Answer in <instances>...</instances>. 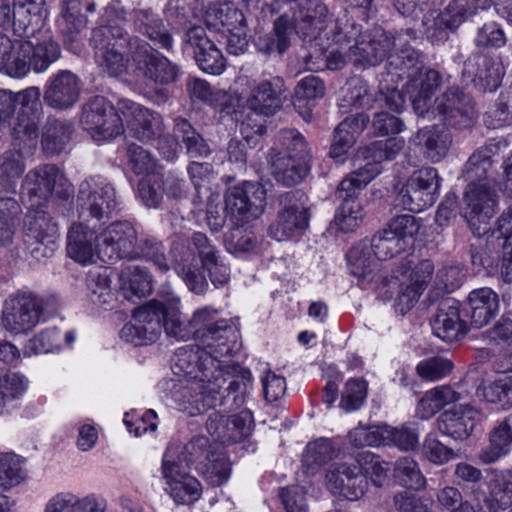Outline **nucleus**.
<instances>
[{
    "label": "nucleus",
    "mask_w": 512,
    "mask_h": 512,
    "mask_svg": "<svg viewBox=\"0 0 512 512\" xmlns=\"http://www.w3.org/2000/svg\"><path fill=\"white\" fill-rule=\"evenodd\" d=\"M232 352V345L226 342L213 348L188 345L177 349L172 363L173 373L194 381L183 394L193 406L190 415L216 408L220 381L225 382L223 369L229 368L226 363Z\"/></svg>",
    "instance_id": "1"
},
{
    "label": "nucleus",
    "mask_w": 512,
    "mask_h": 512,
    "mask_svg": "<svg viewBox=\"0 0 512 512\" xmlns=\"http://www.w3.org/2000/svg\"><path fill=\"white\" fill-rule=\"evenodd\" d=\"M133 51V64L128 73V81L154 103L161 105L169 100L168 87L176 84L182 76L181 67L171 61L147 42L141 39Z\"/></svg>",
    "instance_id": "2"
},
{
    "label": "nucleus",
    "mask_w": 512,
    "mask_h": 512,
    "mask_svg": "<svg viewBox=\"0 0 512 512\" xmlns=\"http://www.w3.org/2000/svg\"><path fill=\"white\" fill-rule=\"evenodd\" d=\"M270 173L278 184L292 187L301 183L310 170L311 154L304 136L296 129L278 132L275 146L269 150Z\"/></svg>",
    "instance_id": "3"
},
{
    "label": "nucleus",
    "mask_w": 512,
    "mask_h": 512,
    "mask_svg": "<svg viewBox=\"0 0 512 512\" xmlns=\"http://www.w3.org/2000/svg\"><path fill=\"white\" fill-rule=\"evenodd\" d=\"M134 39L139 38L129 36L125 29L112 21L93 29L90 44L98 66L110 77L123 75L128 77L130 69L126 50H128L131 64H133V51L136 48V43L132 44Z\"/></svg>",
    "instance_id": "4"
},
{
    "label": "nucleus",
    "mask_w": 512,
    "mask_h": 512,
    "mask_svg": "<svg viewBox=\"0 0 512 512\" xmlns=\"http://www.w3.org/2000/svg\"><path fill=\"white\" fill-rule=\"evenodd\" d=\"M378 174H380L378 164L366 163L339 183L336 195L342 199V204L337 209L335 221L343 232L353 231L362 221L363 209L355 199L356 192L364 188Z\"/></svg>",
    "instance_id": "5"
},
{
    "label": "nucleus",
    "mask_w": 512,
    "mask_h": 512,
    "mask_svg": "<svg viewBox=\"0 0 512 512\" xmlns=\"http://www.w3.org/2000/svg\"><path fill=\"white\" fill-rule=\"evenodd\" d=\"M119 109L129 129L138 140L143 142L158 140V149L164 158L167 160L174 158L176 142L172 138L161 137L164 127L159 113L130 100L121 101Z\"/></svg>",
    "instance_id": "6"
},
{
    "label": "nucleus",
    "mask_w": 512,
    "mask_h": 512,
    "mask_svg": "<svg viewBox=\"0 0 512 512\" xmlns=\"http://www.w3.org/2000/svg\"><path fill=\"white\" fill-rule=\"evenodd\" d=\"M461 214L474 235L481 237L490 230V220L496 213V193L488 182L469 183L464 192Z\"/></svg>",
    "instance_id": "7"
},
{
    "label": "nucleus",
    "mask_w": 512,
    "mask_h": 512,
    "mask_svg": "<svg viewBox=\"0 0 512 512\" xmlns=\"http://www.w3.org/2000/svg\"><path fill=\"white\" fill-rule=\"evenodd\" d=\"M439 186L437 169L423 167L414 171L400 189L396 197L397 205L410 212H421L436 202Z\"/></svg>",
    "instance_id": "8"
},
{
    "label": "nucleus",
    "mask_w": 512,
    "mask_h": 512,
    "mask_svg": "<svg viewBox=\"0 0 512 512\" xmlns=\"http://www.w3.org/2000/svg\"><path fill=\"white\" fill-rule=\"evenodd\" d=\"M266 205V192L258 182L245 181L225 194V211L235 225L258 218Z\"/></svg>",
    "instance_id": "9"
},
{
    "label": "nucleus",
    "mask_w": 512,
    "mask_h": 512,
    "mask_svg": "<svg viewBox=\"0 0 512 512\" xmlns=\"http://www.w3.org/2000/svg\"><path fill=\"white\" fill-rule=\"evenodd\" d=\"M76 202L81 216L109 218L117 206L116 191L106 179L90 177L80 183Z\"/></svg>",
    "instance_id": "10"
},
{
    "label": "nucleus",
    "mask_w": 512,
    "mask_h": 512,
    "mask_svg": "<svg viewBox=\"0 0 512 512\" xmlns=\"http://www.w3.org/2000/svg\"><path fill=\"white\" fill-rule=\"evenodd\" d=\"M42 312L40 298L32 293H17L5 301L1 324L12 334H27L37 326Z\"/></svg>",
    "instance_id": "11"
},
{
    "label": "nucleus",
    "mask_w": 512,
    "mask_h": 512,
    "mask_svg": "<svg viewBox=\"0 0 512 512\" xmlns=\"http://www.w3.org/2000/svg\"><path fill=\"white\" fill-rule=\"evenodd\" d=\"M58 237V225L46 211H28L24 222V241L31 248L33 257H50L55 250Z\"/></svg>",
    "instance_id": "12"
},
{
    "label": "nucleus",
    "mask_w": 512,
    "mask_h": 512,
    "mask_svg": "<svg viewBox=\"0 0 512 512\" xmlns=\"http://www.w3.org/2000/svg\"><path fill=\"white\" fill-rule=\"evenodd\" d=\"M218 311L210 306L196 310L190 320L192 335L202 345L217 347L226 342L234 348L236 331L227 320H217Z\"/></svg>",
    "instance_id": "13"
},
{
    "label": "nucleus",
    "mask_w": 512,
    "mask_h": 512,
    "mask_svg": "<svg viewBox=\"0 0 512 512\" xmlns=\"http://www.w3.org/2000/svg\"><path fill=\"white\" fill-rule=\"evenodd\" d=\"M138 235L128 221L111 223L99 234V253L109 260L135 259Z\"/></svg>",
    "instance_id": "14"
},
{
    "label": "nucleus",
    "mask_w": 512,
    "mask_h": 512,
    "mask_svg": "<svg viewBox=\"0 0 512 512\" xmlns=\"http://www.w3.org/2000/svg\"><path fill=\"white\" fill-rule=\"evenodd\" d=\"M326 486L332 494L355 501L365 494L368 481L362 473V464L340 463L328 470Z\"/></svg>",
    "instance_id": "15"
},
{
    "label": "nucleus",
    "mask_w": 512,
    "mask_h": 512,
    "mask_svg": "<svg viewBox=\"0 0 512 512\" xmlns=\"http://www.w3.org/2000/svg\"><path fill=\"white\" fill-rule=\"evenodd\" d=\"M401 38H394L381 28H375L368 40L357 42L349 48L347 58L355 65L374 66L381 63L387 57H391V51Z\"/></svg>",
    "instance_id": "16"
},
{
    "label": "nucleus",
    "mask_w": 512,
    "mask_h": 512,
    "mask_svg": "<svg viewBox=\"0 0 512 512\" xmlns=\"http://www.w3.org/2000/svg\"><path fill=\"white\" fill-rule=\"evenodd\" d=\"M505 68L498 56L473 54L463 66L462 76L479 85L484 91H495L502 82Z\"/></svg>",
    "instance_id": "17"
},
{
    "label": "nucleus",
    "mask_w": 512,
    "mask_h": 512,
    "mask_svg": "<svg viewBox=\"0 0 512 512\" xmlns=\"http://www.w3.org/2000/svg\"><path fill=\"white\" fill-rule=\"evenodd\" d=\"M285 91V81L280 76L254 81L246 100L247 106L257 114L274 115L282 106Z\"/></svg>",
    "instance_id": "18"
},
{
    "label": "nucleus",
    "mask_w": 512,
    "mask_h": 512,
    "mask_svg": "<svg viewBox=\"0 0 512 512\" xmlns=\"http://www.w3.org/2000/svg\"><path fill=\"white\" fill-rule=\"evenodd\" d=\"M484 419V414L470 405H458L443 412L438 420L441 433L455 439H467L475 426Z\"/></svg>",
    "instance_id": "19"
},
{
    "label": "nucleus",
    "mask_w": 512,
    "mask_h": 512,
    "mask_svg": "<svg viewBox=\"0 0 512 512\" xmlns=\"http://www.w3.org/2000/svg\"><path fill=\"white\" fill-rule=\"evenodd\" d=\"M187 42L194 49V58L205 73L220 75L226 67V61L217 46L206 37L204 28L191 27L186 33Z\"/></svg>",
    "instance_id": "20"
},
{
    "label": "nucleus",
    "mask_w": 512,
    "mask_h": 512,
    "mask_svg": "<svg viewBox=\"0 0 512 512\" xmlns=\"http://www.w3.org/2000/svg\"><path fill=\"white\" fill-rule=\"evenodd\" d=\"M79 96V78L69 70H62L49 80L43 98L48 106L66 110L76 104Z\"/></svg>",
    "instance_id": "21"
},
{
    "label": "nucleus",
    "mask_w": 512,
    "mask_h": 512,
    "mask_svg": "<svg viewBox=\"0 0 512 512\" xmlns=\"http://www.w3.org/2000/svg\"><path fill=\"white\" fill-rule=\"evenodd\" d=\"M67 254L74 261L92 264L99 253V235L83 223H73L67 235Z\"/></svg>",
    "instance_id": "22"
},
{
    "label": "nucleus",
    "mask_w": 512,
    "mask_h": 512,
    "mask_svg": "<svg viewBox=\"0 0 512 512\" xmlns=\"http://www.w3.org/2000/svg\"><path fill=\"white\" fill-rule=\"evenodd\" d=\"M130 20L134 30L149 39L155 46L167 51L172 49V35L158 13L150 8L133 9L130 12Z\"/></svg>",
    "instance_id": "23"
},
{
    "label": "nucleus",
    "mask_w": 512,
    "mask_h": 512,
    "mask_svg": "<svg viewBox=\"0 0 512 512\" xmlns=\"http://www.w3.org/2000/svg\"><path fill=\"white\" fill-rule=\"evenodd\" d=\"M37 0H0V27L12 26L19 36L27 35L33 19H39Z\"/></svg>",
    "instance_id": "24"
},
{
    "label": "nucleus",
    "mask_w": 512,
    "mask_h": 512,
    "mask_svg": "<svg viewBox=\"0 0 512 512\" xmlns=\"http://www.w3.org/2000/svg\"><path fill=\"white\" fill-rule=\"evenodd\" d=\"M327 7L318 0H301L293 11L295 32L303 39L316 38L325 28Z\"/></svg>",
    "instance_id": "25"
},
{
    "label": "nucleus",
    "mask_w": 512,
    "mask_h": 512,
    "mask_svg": "<svg viewBox=\"0 0 512 512\" xmlns=\"http://www.w3.org/2000/svg\"><path fill=\"white\" fill-rule=\"evenodd\" d=\"M431 328L433 334L445 342L458 341L466 335L465 323L460 318L458 303L454 299H444L439 303Z\"/></svg>",
    "instance_id": "26"
},
{
    "label": "nucleus",
    "mask_w": 512,
    "mask_h": 512,
    "mask_svg": "<svg viewBox=\"0 0 512 512\" xmlns=\"http://www.w3.org/2000/svg\"><path fill=\"white\" fill-rule=\"evenodd\" d=\"M308 209L301 204L285 206L277 214L275 221L269 226L268 234L277 241L289 240L302 231L309 224Z\"/></svg>",
    "instance_id": "27"
},
{
    "label": "nucleus",
    "mask_w": 512,
    "mask_h": 512,
    "mask_svg": "<svg viewBox=\"0 0 512 512\" xmlns=\"http://www.w3.org/2000/svg\"><path fill=\"white\" fill-rule=\"evenodd\" d=\"M409 84L416 90L411 96L413 109L419 116L424 117L429 113L433 95L442 85V75L432 68L422 69L416 75H410Z\"/></svg>",
    "instance_id": "28"
},
{
    "label": "nucleus",
    "mask_w": 512,
    "mask_h": 512,
    "mask_svg": "<svg viewBox=\"0 0 512 512\" xmlns=\"http://www.w3.org/2000/svg\"><path fill=\"white\" fill-rule=\"evenodd\" d=\"M59 176L60 171L56 165H40L26 174L22 187L29 196L30 201H32L33 198H38L39 202L46 201L52 195ZM38 204L37 202L31 205Z\"/></svg>",
    "instance_id": "29"
},
{
    "label": "nucleus",
    "mask_w": 512,
    "mask_h": 512,
    "mask_svg": "<svg viewBox=\"0 0 512 512\" xmlns=\"http://www.w3.org/2000/svg\"><path fill=\"white\" fill-rule=\"evenodd\" d=\"M487 487L489 495L483 496L482 501L492 512L506 510L512 505V469L491 470Z\"/></svg>",
    "instance_id": "30"
},
{
    "label": "nucleus",
    "mask_w": 512,
    "mask_h": 512,
    "mask_svg": "<svg viewBox=\"0 0 512 512\" xmlns=\"http://www.w3.org/2000/svg\"><path fill=\"white\" fill-rule=\"evenodd\" d=\"M468 305L471 325L482 328L498 313L499 298L491 288L483 287L470 292Z\"/></svg>",
    "instance_id": "31"
},
{
    "label": "nucleus",
    "mask_w": 512,
    "mask_h": 512,
    "mask_svg": "<svg viewBox=\"0 0 512 512\" xmlns=\"http://www.w3.org/2000/svg\"><path fill=\"white\" fill-rule=\"evenodd\" d=\"M447 128L432 125L420 129L417 133L418 144L424 147L426 157L432 162L443 159L452 146V135Z\"/></svg>",
    "instance_id": "32"
},
{
    "label": "nucleus",
    "mask_w": 512,
    "mask_h": 512,
    "mask_svg": "<svg viewBox=\"0 0 512 512\" xmlns=\"http://www.w3.org/2000/svg\"><path fill=\"white\" fill-rule=\"evenodd\" d=\"M204 20L207 28L214 31H220L222 28L234 31L247 23L243 12L231 2L209 5Z\"/></svg>",
    "instance_id": "33"
},
{
    "label": "nucleus",
    "mask_w": 512,
    "mask_h": 512,
    "mask_svg": "<svg viewBox=\"0 0 512 512\" xmlns=\"http://www.w3.org/2000/svg\"><path fill=\"white\" fill-rule=\"evenodd\" d=\"M120 290L125 299L133 301L151 294L152 277L148 270L140 266H127L119 275Z\"/></svg>",
    "instance_id": "34"
},
{
    "label": "nucleus",
    "mask_w": 512,
    "mask_h": 512,
    "mask_svg": "<svg viewBox=\"0 0 512 512\" xmlns=\"http://www.w3.org/2000/svg\"><path fill=\"white\" fill-rule=\"evenodd\" d=\"M178 298H168L161 301V329L166 335L178 341H185L192 336L190 321L186 323L178 308Z\"/></svg>",
    "instance_id": "35"
},
{
    "label": "nucleus",
    "mask_w": 512,
    "mask_h": 512,
    "mask_svg": "<svg viewBox=\"0 0 512 512\" xmlns=\"http://www.w3.org/2000/svg\"><path fill=\"white\" fill-rule=\"evenodd\" d=\"M39 121L35 117H17L12 131V146L19 156H30L38 146Z\"/></svg>",
    "instance_id": "36"
},
{
    "label": "nucleus",
    "mask_w": 512,
    "mask_h": 512,
    "mask_svg": "<svg viewBox=\"0 0 512 512\" xmlns=\"http://www.w3.org/2000/svg\"><path fill=\"white\" fill-rule=\"evenodd\" d=\"M372 254L373 251L366 242L353 246L346 254L350 273L360 279L371 281L379 268V260Z\"/></svg>",
    "instance_id": "37"
},
{
    "label": "nucleus",
    "mask_w": 512,
    "mask_h": 512,
    "mask_svg": "<svg viewBox=\"0 0 512 512\" xmlns=\"http://www.w3.org/2000/svg\"><path fill=\"white\" fill-rule=\"evenodd\" d=\"M233 372H239L241 379L231 378L228 382V386L223 389V384L227 382V379L223 375L225 382L220 381L221 387L219 393L216 394L217 406L223 408V412L228 413L238 409L243 403V393L245 390V381H249L250 372L239 366L232 367Z\"/></svg>",
    "instance_id": "38"
},
{
    "label": "nucleus",
    "mask_w": 512,
    "mask_h": 512,
    "mask_svg": "<svg viewBox=\"0 0 512 512\" xmlns=\"http://www.w3.org/2000/svg\"><path fill=\"white\" fill-rule=\"evenodd\" d=\"M339 449L327 438L309 442L302 456V466L307 474H314L338 455Z\"/></svg>",
    "instance_id": "39"
},
{
    "label": "nucleus",
    "mask_w": 512,
    "mask_h": 512,
    "mask_svg": "<svg viewBox=\"0 0 512 512\" xmlns=\"http://www.w3.org/2000/svg\"><path fill=\"white\" fill-rule=\"evenodd\" d=\"M133 320L138 322L147 345L154 343L161 334V300H151L135 309Z\"/></svg>",
    "instance_id": "40"
},
{
    "label": "nucleus",
    "mask_w": 512,
    "mask_h": 512,
    "mask_svg": "<svg viewBox=\"0 0 512 512\" xmlns=\"http://www.w3.org/2000/svg\"><path fill=\"white\" fill-rule=\"evenodd\" d=\"M461 399V394L450 386H438L425 393L417 406V413L422 419H429L444 406Z\"/></svg>",
    "instance_id": "41"
},
{
    "label": "nucleus",
    "mask_w": 512,
    "mask_h": 512,
    "mask_svg": "<svg viewBox=\"0 0 512 512\" xmlns=\"http://www.w3.org/2000/svg\"><path fill=\"white\" fill-rule=\"evenodd\" d=\"M494 146L486 145L477 149L467 160L462 175L469 183L487 182L489 170L492 167V155Z\"/></svg>",
    "instance_id": "42"
},
{
    "label": "nucleus",
    "mask_w": 512,
    "mask_h": 512,
    "mask_svg": "<svg viewBox=\"0 0 512 512\" xmlns=\"http://www.w3.org/2000/svg\"><path fill=\"white\" fill-rule=\"evenodd\" d=\"M87 288L91 293V299L99 305L112 308L115 302V291L112 288L111 272L107 268L91 270L87 276Z\"/></svg>",
    "instance_id": "43"
},
{
    "label": "nucleus",
    "mask_w": 512,
    "mask_h": 512,
    "mask_svg": "<svg viewBox=\"0 0 512 512\" xmlns=\"http://www.w3.org/2000/svg\"><path fill=\"white\" fill-rule=\"evenodd\" d=\"M73 132L70 122L50 119L48 120L42 136V147L46 154H59L69 142Z\"/></svg>",
    "instance_id": "44"
},
{
    "label": "nucleus",
    "mask_w": 512,
    "mask_h": 512,
    "mask_svg": "<svg viewBox=\"0 0 512 512\" xmlns=\"http://www.w3.org/2000/svg\"><path fill=\"white\" fill-rule=\"evenodd\" d=\"M325 94L324 82L315 75L302 78L294 89L293 105L296 109H305V114L310 115L311 105L316 99Z\"/></svg>",
    "instance_id": "45"
},
{
    "label": "nucleus",
    "mask_w": 512,
    "mask_h": 512,
    "mask_svg": "<svg viewBox=\"0 0 512 512\" xmlns=\"http://www.w3.org/2000/svg\"><path fill=\"white\" fill-rule=\"evenodd\" d=\"M25 459L15 453L0 454V487L11 489L22 483L27 476Z\"/></svg>",
    "instance_id": "46"
},
{
    "label": "nucleus",
    "mask_w": 512,
    "mask_h": 512,
    "mask_svg": "<svg viewBox=\"0 0 512 512\" xmlns=\"http://www.w3.org/2000/svg\"><path fill=\"white\" fill-rule=\"evenodd\" d=\"M240 132L243 136V140L231 139L228 143L227 153L230 162H234L244 166L247 160L246 146L256 144L258 138L264 132V126L259 123L250 127L249 123L242 122Z\"/></svg>",
    "instance_id": "47"
},
{
    "label": "nucleus",
    "mask_w": 512,
    "mask_h": 512,
    "mask_svg": "<svg viewBox=\"0 0 512 512\" xmlns=\"http://www.w3.org/2000/svg\"><path fill=\"white\" fill-rule=\"evenodd\" d=\"M369 121V116L364 113L346 117L335 128L332 143L349 150L354 145L357 135L367 127Z\"/></svg>",
    "instance_id": "48"
},
{
    "label": "nucleus",
    "mask_w": 512,
    "mask_h": 512,
    "mask_svg": "<svg viewBox=\"0 0 512 512\" xmlns=\"http://www.w3.org/2000/svg\"><path fill=\"white\" fill-rule=\"evenodd\" d=\"M174 133L181 138L190 157H202L210 153L208 144L186 119L178 117L174 120Z\"/></svg>",
    "instance_id": "49"
},
{
    "label": "nucleus",
    "mask_w": 512,
    "mask_h": 512,
    "mask_svg": "<svg viewBox=\"0 0 512 512\" xmlns=\"http://www.w3.org/2000/svg\"><path fill=\"white\" fill-rule=\"evenodd\" d=\"M369 246L373 251V255L379 261L391 259L408 249V243L397 238V236H393L391 231L386 229L377 232L372 237Z\"/></svg>",
    "instance_id": "50"
},
{
    "label": "nucleus",
    "mask_w": 512,
    "mask_h": 512,
    "mask_svg": "<svg viewBox=\"0 0 512 512\" xmlns=\"http://www.w3.org/2000/svg\"><path fill=\"white\" fill-rule=\"evenodd\" d=\"M393 472L399 484L406 488L421 490L426 485L418 463L411 457L405 456L396 460Z\"/></svg>",
    "instance_id": "51"
},
{
    "label": "nucleus",
    "mask_w": 512,
    "mask_h": 512,
    "mask_svg": "<svg viewBox=\"0 0 512 512\" xmlns=\"http://www.w3.org/2000/svg\"><path fill=\"white\" fill-rule=\"evenodd\" d=\"M498 230L503 237L501 257V275L506 283H512V208L502 213L497 221Z\"/></svg>",
    "instance_id": "52"
},
{
    "label": "nucleus",
    "mask_w": 512,
    "mask_h": 512,
    "mask_svg": "<svg viewBox=\"0 0 512 512\" xmlns=\"http://www.w3.org/2000/svg\"><path fill=\"white\" fill-rule=\"evenodd\" d=\"M491 5V0H452L445 8L450 25L459 27L462 23L475 16L480 10Z\"/></svg>",
    "instance_id": "53"
},
{
    "label": "nucleus",
    "mask_w": 512,
    "mask_h": 512,
    "mask_svg": "<svg viewBox=\"0 0 512 512\" xmlns=\"http://www.w3.org/2000/svg\"><path fill=\"white\" fill-rule=\"evenodd\" d=\"M343 92L341 108L360 109L370 107L373 101L369 86L361 78L350 79L346 83Z\"/></svg>",
    "instance_id": "54"
},
{
    "label": "nucleus",
    "mask_w": 512,
    "mask_h": 512,
    "mask_svg": "<svg viewBox=\"0 0 512 512\" xmlns=\"http://www.w3.org/2000/svg\"><path fill=\"white\" fill-rule=\"evenodd\" d=\"M217 452L211 449L209 439L205 436L193 437L185 446L181 452L183 461L186 466H194L198 471L199 466L204 465L212 455Z\"/></svg>",
    "instance_id": "55"
},
{
    "label": "nucleus",
    "mask_w": 512,
    "mask_h": 512,
    "mask_svg": "<svg viewBox=\"0 0 512 512\" xmlns=\"http://www.w3.org/2000/svg\"><path fill=\"white\" fill-rule=\"evenodd\" d=\"M198 472L212 486H221L230 477L231 463L224 453L217 452L204 465L199 466Z\"/></svg>",
    "instance_id": "56"
},
{
    "label": "nucleus",
    "mask_w": 512,
    "mask_h": 512,
    "mask_svg": "<svg viewBox=\"0 0 512 512\" xmlns=\"http://www.w3.org/2000/svg\"><path fill=\"white\" fill-rule=\"evenodd\" d=\"M381 435L383 445H393L400 450H413L418 445V432L411 427L382 425Z\"/></svg>",
    "instance_id": "57"
},
{
    "label": "nucleus",
    "mask_w": 512,
    "mask_h": 512,
    "mask_svg": "<svg viewBox=\"0 0 512 512\" xmlns=\"http://www.w3.org/2000/svg\"><path fill=\"white\" fill-rule=\"evenodd\" d=\"M63 340L60 331L57 328H48L41 331L35 337L30 339L25 346L24 355L50 353L59 350L62 347Z\"/></svg>",
    "instance_id": "58"
},
{
    "label": "nucleus",
    "mask_w": 512,
    "mask_h": 512,
    "mask_svg": "<svg viewBox=\"0 0 512 512\" xmlns=\"http://www.w3.org/2000/svg\"><path fill=\"white\" fill-rule=\"evenodd\" d=\"M512 447V436L500 426H496L490 433L489 445L480 453L484 463H493L503 455L509 453Z\"/></svg>",
    "instance_id": "59"
},
{
    "label": "nucleus",
    "mask_w": 512,
    "mask_h": 512,
    "mask_svg": "<svg viewBox=\"0 0 512 512\" xmlns=\"http://www.w3.org/2000/svg\"><path fill=\"white\" fill-rule=\"evenodd\" d=\"M16 51L12 55L7 65L4 67L6 73L15 78L24 77L32 67L31 53L33 52V43L30 41L17 42Z\"/></svg>",
    "instance_id": "60"
},
{
    "label": "nucleus",
    "mask_w": 512,
    "mask_h": 512,
    "mask_svg": "<svg viewBox=\"0 0 512 512\" xmlns=\"http://www.w3.org/2000/svg\"><path fill=\"white\" fill-rule=\"evenodd\" d=\"M484 398L507 409L512 407V375L502 374L483 389Z\"/></svg>",
    "instance_id": "61"
},
{
    "label": "nucleus",
    "mask_w": 512,
    "mask_h": 512,
    "mask_svg": "<svg viewBox=\"0 0 512 512\" xmlns=\"http://www.w3.org/2000/svg\"><path fill=\"white\" fill-rule=\"evenodd\" d=\"M27 380L17 373L0 374V413L15 399L24 394Z\"/></svg>",
    "instance_id": "62"
},
{
    "label": "nucleus",
    "mask_w": 512,
    "mask_h": 512,
    "mask_svg": "<svg viewBox=\"0 0 512 512\" xmlns=\"http://www.w3.org/2000/svg\"><path fill=\"white\" fill-rule=\"evenodd\" d=\"M449 16L446 11L434 15L433 12L422 17V25L427 39L433 44L443 43L448 39V30L454 31L457 27L450 25Z\"/></svg>",
    "instance_id": "63"
},
{
    "label": "nucleus",
    "mask_w": 512,
    "mask_h": 512,
    "mask_svg": "<svg viewBox=\"0 0 512 512\" xmlns=\"http://www.w3.org/2000/svg\"><path fill=\"white\" fill-rule=\"evenodd\" d=\"M477 119L475 103L470 95L462 100L459 107L449 113L443 124L455 130H466L474 126Z\"/></svg>",
    "instance_id": "64"
}]
</instances>
